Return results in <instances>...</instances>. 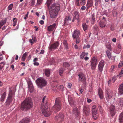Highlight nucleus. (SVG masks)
Here are the masks:
<instances>
[{"instance_id":"obj_1","label":"nucleus","mask_w":123,"mask_h":123,"mask_svg":"<svg viewBox=\"0 0 123 123\" xmlns=\"http://www.w3.org/2000/svg\"><path fill=\"white\" fill-rule=\"evenodd\" d=\"M60 5L58 3H54L50 7L49 13L51 18H54L57 16L60 9Z\"/></svg>"},{"instance_id":"obj_2","label":"nucleus","mask_w":123,"mask_h":123,"mask_svg":"<svg viewBox=\"0 0 123 123\" xmlns=\"http://www.w3.org/2000/svg\"><path fill=\"white\" fill-rule=\"evenodd\" d=\"M32 105L33 102L31 98H28L22 103L21 109L22 110L26 111L32 108Z\"/></svg>"},{"instance_id":"obj_3","label":"nucleus","mask_w":123,"mask_h":123,"mask_svg":"<svg viewBox=\"0 0 123 123\" xmlns=\"http://www.w3.org/2000/svg\"><path fill=\"white\" fill-rule=\"evenodd\" d=\"M62 104L60 98H56L55 105L53 107L52 109L55 113H56L61 110Z\"/></svg>"},{"instance_id":"obj_4","label":"nucleus","mask_w":123,"mask_h":123,"mask_svg":"<svg viewBox=\"0 0 123 123\" xmlns=\"http://www.w3.org/2000/svg\"><path fill=\"white\" fill-rule=\"evenodd\" d=\"M64 119V115L63 113L60 112L55 117V120L56 122L58 123H62Z\"/></svg>"},{"instance_id":"obj_5","label":"nucleus","mask_w":123,"mask_h":123,"mask_svg":"<svg viewBox=\"0 0 123 123\" xmlns=\"http://www.w3.org/2000/svg\"><path fill=\"white\" fill-rule=\"evenodd\" d=\"M36 82L39 87L42 88L45 86L46 84V82L43 79L38 78L36 80Z\"/></svg>"},{"instance_id":"obj_6","label":"nucleus","mask_w":123,"mask_h":123,"mask_svg":"<svg viewBox=\"0 0 123 123\" xmlns=\"http://www.w3.org/2000/svg\"><path fill=\"white\" fill-rule=\"evenodd\" d=\"M42 112L44 115L46 117L49 116L51 114V111L49 108L46 107L43 108Z\"/></svg>"},{"instance_id":"obj_7","label":"nucleus","mask_w":123,"mask_h":123,"mask_svg":"<svg viewBox=\"0 0 123 123\" xmlns=\"http://www.w3.org/2000/svg\"><path fill=\"white\" fill-rule=\"evenodd\" d=\"M72 15L73 17L72 20V22H74L75 19H77L78 22L80 20L79 16V13L77 11H73L72 12Z\"/></svg>"},{"instance_id":"obj_8","label":"nucleus","mask_w":123,"mask_h":123,"mask_svg":"<svg viewBox=\"0 0 123 123\" xmlns=\"http://www.w3.org/2000/svg\"><path fill=\"white\" fill-rule=\"evenodd\" d=\"M59 46V43L58 42H56L53 44H51L49 47V49L50 51L55 50Z\"/></svg>"},{"instance_id":"obj_9","label":"nucleus","mask_w":123,"mask_h":123,"mask_svg":"<svg viewBox=\"0 0 123 123\" xmlns=\"http://www.w3.org/2000/svg\"><path fill=\"white\" fill-rule=\"evenodd\" d=\"M79 78V82H82L84 84L86 82L85 77L84 74L82 73H80L78 75Z\"/></svg>"},{"instance_id":"obj_10","label":"nucleus","mask_w":123,"mask_h":123,"mask_svg":"<svg viewBox=\"0 0 123 123\" xmlns=\"http://www.w3.org/2000/svg\"><path fill=\"white\" fill-rule=\"evenodd\" d=\"M80 31L78 30H74L73 32L72 36L73 39L77 38L80 35Z\"/></svg>"},{"instance_id":"obj_11","label":"nucleus","mask_w":123,"mask_h":123,"mask_svg":"<svg viewBox=\"0 0 123 123\" xmlns=\"http://www.w3.org/2000/svg\"><path fill=\"white\" fill-rule=\"evenodd\" d=\"M97 62L96 59L95 57H93L92 59L91 62V68L92 69H94L97 64Z\"/></svg>"},{"instance_id":"obj_12","label":"nucleus","mask_w":123,"mask_h":123,"mask_svg":"<svg viewBox=\"0 0 123 123\" xmlns=\"http://www.w3.org/2000/svg\"><path fill=\"white\" fill-rule=\"evenodd\" d=\"M106 93V97L108 99H110L111 98L113 94L112 91L110 89H108L107 90Z\"/></svg>"},{"instance_id":"obj_13","label":"nucleus","mask_w":123,"mask_h":123,"mask_svg":"<svg viewBox=\"0 0 123 123\" xmlns=\"http://www.w3.org/2000/svg\"><path fill=\"white\" fill-rule=\"evenodd\" d=\"M71 20V18L70 16H67L64 19V25L66 26L69 24Z\"/></svg>"},{"instance_id":"obj_14","label":"nucleus","mask_w":123,"mask_h":123,"mask_svg":"<svg viewBox=\"0 0 123 123\" xmlns=\"http://www.w3.org/2000/svg\"><path fill=\"white\" fill-rule=\"evenodd\" d=\"M110 112L112 117H113L115 114V106L112 105L110 106Z\"/></svg>"},{"instance_id":"obj_15","label":"nucleus","mask_w":123,"mask_h":123,"mask_svg":"<svg viewBox=\"0 0 123 123\" xmlns=\"http://www.w3.org/2000/svg\"><path fill=\"white\" fill-rule=\"evenodd\" d=\"M56 26V24L54 23L52 25L48 26L47 28V30L49 31H51L54 30L55 29Z\"/></svg>"},{"instance_id":"obj_16","label":"nucleus","mask_w":123,"mask_h":123,"mask_svg":"<svg viewBox=\"0 0 123 123\" xmlns=\"http://www.w3.org/2000/svg\"><path fill=\"white\" fill-rule=\"evenodd\" d=\"M92 110V113L93 117L94 119H96L98 117V114L97 109H94Z\"/></svg>"},{"instance_id":"obj_17","label":"nucleus","mask_w":123,"mask_h":123,"mask_svg":"<svg viewBox=\"0 0 123 123\" xmlns=\"http://www.w3.org/2000/svg\"><path fill=\"white\" fill-rule=\"evenodd\" d=\"M72 113L76 116L79 115V112L78 108L75 106H74L73 108Z\"/></svg>"},{"instance_id":"obj_18","label":"nucleus","mask_w":123,"mask_h":123,"mask_svg":"<svg viewBox=\"0 0 123 123\" xmlns=\"http://www.w3.org/2000/svg\"><path fill=\"white\" fill-rule=\"evenodd\" d=\"M93 1L92 0H88L87 3L86 4V10H88L89 8L92 6Z\"/></svg>"},{"instance_id":"obj_19","label":"nucleus","mask_w":123,"mask_h":123,"mask_svg":"<svg viewBox=\"0 0 123 123\" xmlns=\"http://www.w3.org/2000/svg\"><path fill=\"white\" fill-rule=\"evenodd\" d=\"M44 73L47 77H49L50 76V70L49 68L45 69L44 70Z\"/></svg>"},{"instance_id":"obj_20","label":"nucleus","mask_w":123,"mask_h":123,"mask_svg":"<svg viewBox=\"0 0 123 123\" xmlns=\"http://www.w3.org/2000/svg\"><path fill=\"white\" fill-rule=\"evenodd\" d=\"M84 113L86 116H88L89 114V111L88 109L86 107L84 106L83 109Z\"/></svg>"},{"instance_id":"obj_21","label":"nucleus","mask_w":123,"mask_h":123,"mask_svg":"<svg viewBox=\"0 0 123 123\" xmlns=\"http://www.w3.org/2000/svg\"><path fill=\"white\" fill-rule=\"evenodd\" d=\"M94 17L95 15L94 14H92L90 18L89 19L92 24H93L95 21V19Z\"/></svg>"},{"instance_id":"obj_22","label":"nucleus","mask_w":123,"mask_h":123,"mask_svg":"<svg viewBox=\"0 0 123 123\" xmlns=\"http://www.w3.org/2000/svg\"><path fill=\"white\" fill-rule=\"evenodd\" d=\"M30 121V119L28 118L23 119L20 121L19 123H28Z\"/></svg>"},{"instance_id":"obj_23","label":"nucleus","mask_w":123,"mask_h":123,"mask_svg":"<svg viewBox=\"0 0 123 123\" xmlns=\"http://www.w3.org/2000/svg\"><path fill=\"white\" fill-rule=\"evenodd\" d=\"M118 91L121 94H122L123 93V84L122 83L119 85V87L118 89Z\"/></svg>"},{"instance_id":"obj_24","label":"nucleus","mask_w":123,"mask_h":123,"mask_svg":"<svg viewBox=\"0 0 123 123\" xmlns=\"http://www.w3.org/2000/svg\"><path fill=\"white\" fill-rule=\"evenodd\" d=\"M119 122L120 123H123V113H122L119 117Z\"/></svg>"},{"instance_id":"obj_25","label":"nucleus","mask_w":123,"mask_h":123,"mask_svg":"<svg viewBox=\"0 0 123 123\" xmlns=\"http://www.w3.org/2000/svg\"><path fill=\"white\" fill-rule=\"evenodd\" d=\"M28 88L30 92H31L32 91L33 89V87L31 83H28Z\"/></svg>"},{"instance_id":"obj_26","label":"nucleus","mask_w":123,"mask_h":123,"mask_svg":"<svg viewBox=\"0 0 123 123\" xmlns=\"http://www.w3.org/2000/svg\"><path fill=\"white\" fill-rule=\"evenodd\" d=\"M12 98H10V97H8L7 101L6 102V105H9V104L11 103L12 101Z\"/></svg>"},{"instance_id":"obj_27","label":"nucleus","mask_w":123,"mask_h":123,"mask_svg":"<svg viewBox=\"0 0 123 123\" xmlns=\"http://www.w3.org/2000/svg\"><path fill=\"white\" fill-rule=\"evenodd\" d=\"M52 0H47L46 4L48 8H49V6L52 2Z\"/></svg>"},{"instance_id":"obj_28","label":"nucleus","mask_w":123,"mask_h":123,"mask_svg":"<svg viewBox=\"0 0 123 123\" xmlns=\"http://www.w3.org/2000/svg\"><path fill=\"white\" fill-rule=\"evenodd\" d=\"M28 53L25 52L23 54L22 57V60L23 61H24L25 60L26 57L27 56Z\"/></svg>"},{"instance_id":"obj_29","label":"nucleus","mask_w":123,"mask_h":123,"mask_svg":"<svg viewBox=\"0 0 123 123\" xmlns=\"http://www.w3.org/2000/svg\"><path fill=\"white\" fill-rule=\"evenodd\" d=\"M106 54L107 56L109 59H111L112 58L111 54V52L109 50H107L106 51Z\"/></svg>"},{"instance_id":"obj_30","label":"nucleus","mask_w":123,"mask_h":123,"mask_svg":"<svg viewBox=\"0 0 123 123\" xmlns=\"http://www.w3.org/2000/svg\"><path fill=\"white\" fill-rule=\"evenodd\" d=\"M6 92H4L2 95L1 98H0V100L1 101H3L6 97Z\"/></svg>"},{"instance_id":"obj_31","label":"nucleus","mask_w":123,"mask_h":123,"mask_svg":"<svg viewBox=\"0 0 123 123\" xmlns=\"http://www.w3.org/2000/svg\"><path fill=\"white\" fill-rule=\"evenodd\" d=\"M104 65V62L103 60L100 61V72L102 71V69Z\"/></svg>"},{"instance_id":"obj_32","label":"nucleus","mask_w":123,"mask_h":123,"mask_svg":"<svg viewBox=\"0 0 123 123\" xmlns=\"http://www.w3.org/2000/svg\"><path fill=\"white\" fill-rule=\"evenodd\" d=\"M63 43L65 46V49H67L68 48V46L67 41L66 40H64Z\"/></svg>"},{"instance_id":"obj_33","label":"nucleus","mask_w":123,"mask_h":123,"mask_svg":"<svg viewBox=\"0 0 123 123\" xmlns=\"http://www.w3.org/2000/svg\"><path fill=\"white\" fill-rule=\"evenodd\" d=\"M82 26L84 31L86 30L87 29V26L86 23H83L82 25Z\"/></svg>"},{"instance_id":"obj_34","label":"nucleus","mask_w":123,"mask_h":123,"mask_svg":"<svg viewBox=\"0 0 123 123\" xmlns=\"http://www.w3.org/2000/svg\"><path fill=\"white\" fill-rule=\"evenodd\" d=\"M17 19L16 18H14L13 19V26H15L17 22Z\"/></svg>"},{"instance_id":"obj_35","label":"nucleus","mask_w":123,"mask_h":123,"mask_svg":"<svg viewBox=\"0 0 123 123\" xmlns=\"http://www.w3.org/2000/svg\"><path fill=\"white\" fill-rule=\"evenodd\" d=\"M13 6V4H10L8 7V12H10L11 11H10V10H11L12 9Z\"/></svg>"},{"instance_id":"obj_36","label":"nucleus","mask_w":123,"mask_h":123,"mask_svg":"<svg viewBox=\"0 0 123 123\" xmlns=\"http://www.w3.org/2000/svg\"><path fill=\"white\" fill-rule=\"evenodd\" d=\"M51 87L52 89L54 91H56L57 89V87L56 85H52Z\"/></svg>"},{"instance_id":"obj_37","label":"nucleus","mask_w":123,"mask_h":123,"mask_svg":"<svg viewBox=\"0 0 123 123\" xmlns=\"http://www.w3.org/2000/svg\"><path fill=\"white\" fill-rule=\"evenodd\" d=\"M113 15L114 16H116L117 15V12L115 10H113Z\"/></svg>"},{"instance_id":"obj_38","label":"nucleus","mask_w":123,"mask_h":123,"mask_svg":"<svg viewBox=\"0 0 123 123\" xmlns=\"http://www.w3.org/2000/svg\"><path fill=\"white\" fill-rule=\"evenodd\" d=\"M7 21V19L6 18H5L4 19L2 20L0 22V23H1V24L3 25L5 24Z\"/></svg>"},{"instance_id":"obj_39","label":"nucleus","mask_w":123,"mask_h":123,"mask_svg":"<svg viewBox=\"0 0 123 123\" xmlns=\"http://www.w3.org/2000/svg\"><path fill=\"white\" fill-rule=\"evenodd\" d=\"M13 95V93L12 92V90L10 91L9 93V94L8 95V97H10V98H12V96Z\"/></svg>"},{"instance_id":"obj_40","label":"nucleus","mask_w":123,"mask_h":123,"mask_svg":"<svg viewBox=\"0 0 123 123\" xmlns=\"http://www.w3.org/2000/svg\"><path fill=\"white\" fill-rule=\"evenodd\" d=\"M63 65L64 67H65L66 68L68 67L69 66V63L66 62H64L63 63Z\"/></svg>"},{"instance_id":"obj_41","label":"nucleus","mask_w":123,"mask_h":123,"mask_svg":"<svg viewBox=\"0 0 123 123\" xmlns=\"http://www.w3.org/2000/svg\"><path fill=\"white\" fill-rule=\"evenodd\" d=\"M64 70L63 68L60 69L59 71V74L61 76L62 75V74H63Z\"/></svg>"},{"instance_id":"obj_42","label":"nucleus","mask_w":123,"mask_h":123,"mask_svg":"<svg viewBox=\"0 0 123 123\" xmlns=\"http://www.w3.org/2000/svg\"><path fill=\"white\" fill-rule=\"evenodd\" d=\"M86 0H80V4L83 5H84L86 2Z\"/></svg>"},{"instance_id":"obj_43","label":"nucleus","mask_w":123,"mask_h":123,"mask_svg":"<svg viewBox=\"0 0 123 123\" xmlns=\"http://www.w3.org/2000/svg\"><path fill=\"white\" fill-rule=\"evenodd\" d=\"M117 76H114L112 78L111 81L113 83H114L117 79Z\"/></svg>"},{"instance_id":"obj_44","label":"nucleus","mask_w":123,"mask_h":123,"mask_svg":"<svg viewBox=\"0 0 123 123\" xmlns=\"http://www.w3.org/2000/svg\"><path fill=\"white\" fill-rule=\"evenodd\" d=\"M43 1V0H37V4L39 5L41 4Z\"/></svg>"},{"instance_id":"obj_45","label":"nucleus","mask_w":123,"mask_h":123,"mask_svg":"<svg viewBox=\"0 0 123 123\" xmlns=\"http://www.w3.org/2000/svg\"><path fill=\"white\" fill-rule=\"evenodd\" d=\"M85 55V52H82L81 54V55L80 56V57L81 59H83L84 58V56Z\"/></svg>"},{"instance_id":"obj_46","label":"nucleus","mask_w":123,"mask_h":123,"mask_svg":"<svg viewBox=\"0 0 123 123\" xmlns=\"http://www.w3.org/2000/svg\"><path fill=\"white\" fill-rule=\"evenodd\" d=\"M119 103L120 106H122L123 105V99L120 100Z\"/></svg>"},{"instance_id":"obj_47","label":"nucleus","mask_w":123,"mask_h":123,"mask_svg":"<svg viewBox=\"0 0 123 123\" xmlns=\"http://www.w3.org/2000/svg\"><path fill=\"white\" fill-rule=\"evenodd\" d=\"M100 99H102L104 97V95L103 94V92L101 89H100Z\"/></svg>"},{"instance_id":"obj_48","label":"nucleus","mask_w":123,"mask_h":123,"mask_svg":"<svg viewBox=\"0 0 123 123\" xmlns=\"http://www.w3.org/2000/svg\"><path fill=\"white\" fill-rule=\"evenodd\" d=\"M122 66H123V62L121 61L118 65V67L119 68L121 67Z\"/></svg>"},{"instance_id":"obj_49","label":"nucleus","mask_w":123,"mask_h":123,"mask_svg":"<svg viewBox=\"0 0 123 123\" xmlns=\"http://www.w3.org/2000/svg\"><path fill=\"white\" fill-rule=\"evenodd\" d=\"M115 67V66L114 65H112L111 66V68L110 69V71H112L114 70V68Z\"/></svg>"},{"instance_id":"obj_50","label":"nucleus","mask_w":123,"mask_h":123,"mask_svg":"<svg viewBox=\"0 0 123 123\" xmlns=\"http://www.w3.org/2000/svg\"><path fill=\"white\" fill-rule=\"evenodd\" d=\"M60 89V91H62L63 90L64 87L62 85H60L59 86Z\"/></svg>"},{"instance_id":"obj_51","label":"nucleus","mask_w":123,"mask_h":123,"mask_svg":"<svg viewBox=\"0 0 123 123\" xmlns=\"http://www.w3.org/2000/svg\"><path fill=\"white\" fill-rule=\"evenodd\" d=\"M3 64V66H1V65H0V70H1V69H2V68L3 67L4 65H5L4 63L3 62H2L0 63V64Z\"/></svg>"},{"instance_id":"obj_52","label":"nucleus","mask_w":123,"mask_h":123,"mask_svg":"<svg viewBox=\"0 0 123 123\" xmlns=\"http://www.w3.org/2000/svg\"><path fill=\"white\" fill-rule=\"evenodd\" d=\"M11 68H12V69L13 71H14L15 70V69H14V65L12 64V65L11 66V67H10Z\"/></svg>"},{"instance_id":"obj_53","label":"nucleus","mask_w":123,"mask_h":123,"mask_svg":"<svg viewBox=\"0 0 123 123\" xmlns=\"http://www.w3.org/2000/svg\"><path fill=\"white\" fill-rule=\"evenodd\" d=\"M87 102L88 103H90L91 102L92 100L91 99L89 98H87Z\"/></svg>"},{"instance_id":"obj_54","label":"nucleus","mask_w":123,"mask_h":123,"mask_svg":"<svg viewBox=\"0 0 123 123\" xmlns=\"http://www.w3.org/2000/svg\"><path fill=\"white\" fill-rule=\"evenodd\" d=\"M72 84L71 83H68V87L69 88H70L72 86Z\"/></svg>"},{"instance_id":"obj_55","label":"nucleus","mask_w":123,"mask_h":123,"mask_svg":"<svg viewBox=\"0 0 123 123\" xmlns=\"http://www.w3.org/2000/svg\"><path fill=\"white\" fill-rule=\"evenodd\" d=\"M75 5H76L77 6H79L80 4L79 3V1H76L75 2Z\"/></svg>"},{"instance_id":"obj_56","label":"nucleus","mask_w":123,"mask_h":123,"mask_svg":"<svg viewBox=\"0 0 123 123\" xmlns=\"http://www.w3.org/2000/svg\"><path fill=\"white\" fill-rule=\"evenodd\" d=\"M29 42L31 43V45H32L33 43V42L31 39H29Z\"/></svg>"},{"instance_id":"obj_57","label":"nucleus","mask_w":123,"mask_h":123,"mask_svg":"<svg viewBox=\"0 0 123 123\" xmlns=\"http://www.w3.org/2000/svg\"><path fill=\"white\" fill-rule=\"evenodd\" d=\"M40 23L41 25H43L44 23V21L43 20H41L39 22Z\"/></svg>"},{"instance_id":"obj_58","label":"nucleus","mask_w":123,"mask_h":123,"mask_svg":"<svg viewBox=\"0 0 123 123\" xmlns=\"http://www.w3.org/2000/svg\"><path fill=\"white\" fill-rule=\"evenodd\" d=\"M96 106L95 105H93L92 106V110L93 111V110H94V109H96Z\"/></svg>"},{"instance_id":"obj_59","label":"nucleus","mask_w":123,"mask_h":123,"mask_svg":"<svg viewBox=\"0 0 123 123\" xmlns=\"http://www.w3.org/2000/svg\"><path fill=\"white\" fill-rule=\"evenodd\" d=\"M44 53V51L43 50H42L41 51V52L39 53V54H43Z\"/></svg>"},{"instance_id":"obj_60","label":"nucleus","mask_w":123,"mask_h":123,"mask_svg":"<svg viewBox=\"0 0 123 123\" xmlns=\"http://www.w3.org/2000/svg\"><path fill=\"white\" fill-rule=\"evenodd\" d=\"M81 9L82 10H84L86 9V7L84 6H83L81 7Z\"/></svg>"},{"instance_id":"obj_61","label":"nucleus","mask_w":123,"mask_h":123,"mask_svg":"<svg viewBox=\"0 0 123 123\" xmlns=\"http://www.w3.org/2000/svg\"><path fill=\"white\" fill-rule=\"evenodd\" d=\"M34 65L38 66L39 65V63L38 62H35L34 63Z\"/></svg>"},{"instance_id":"obj_62","label":"nucleus","mask_w":123,"mask_h":123,"mask_svg":"<svg viewBox=\"0 0 123 123\" xmlns=\"http://www.w3.org/2000/svg\"><path fill=\"white\" fill-rule=\"evenodd\" d=\"M117 47L119 49L121 48V46L120 44H118L117 45Z\"/></svg>"},{"instance_id":"obj_63","label":"nucleus","mask_w":123,"mask_h":123,"mask_svg":"<svg viewBox=\"0 0 123 123\" xmlns=\"http://www.w3.org/2000/svg\"><path fill=\"white\" fill-rule=\"evenodd\" d=\"M95 5L96 6H97L98 5V1L97 0H95Z\"/></svg>"},{"instance_id":"obj_64","label":"nucleus","mask_w":123,"mask_h":123,"mask_svg":"<svg viewBox=\"0 0 123 123\" xmlns=\"http://www.w3.org/2000/svg\"><path fill=\"white\" fill-rule=\"evenodd\" d=\"M34 28H35V30L36 31H37L38 30V27L36 26H35L34 27Z\"/></svg>"}]
</instances>
